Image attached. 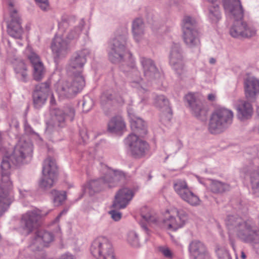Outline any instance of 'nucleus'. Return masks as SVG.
<instances>
[{
	"label": "nucleus",
	"mask_w": 259,
	"mask_h": 259,
	"mask_svg": "<svg viewBox=\"0 0 259 259\" xmlns=\"http://www.w3.org/2000/svg\"><path fill=\"white\" fill-rule=\"evenodd\" d=\"M245 96L247 98H253L259 94V80L251 77L247 79L244 82Z\"/></svg>",
	"instance_id": "bb28decb"
},
{
	"label": "nucleus",
	"mask_w": 259,
	"mask_h": 259,
	"mask_svg": "<svg viewBox=\"0 0 259 259\" xmlns=\"http://www.w3.org/2000/svg\"><path fill=\"white\" fill-rule=\"evenodd\" d=\"M215 95L214 94H209L208 95L207 99L211 102L214 101L215 100Z\"/></svg>",
	"instance_id": "6e6d98bb"
},
{
	"label": "nucleus",
	"mask_w": 259,
	"mask_h": 259,
	"mask_svg": "<svg viewBox=\"0 0 259 259\" xmlns=\"http://www.w3.org/2000/svg\"><path fill=\"white\" fill-rule=\"evenodd\" d=\"M142 220L140 224L143 230L149 234V229L147 224H154L157 222V216L153 212L150 211L147 207H143L141 210Z\"/></svg>",
	"instance_id": "a878e982"
},
{
	"label": "nucleus",
	"mask_w": 259,
	"mask_h": 259,
	"mask_svg": "<svg viewBox=\"0 0 259 259\" xmlns=\"http://www.w3.org/2000/svg\"><path fill=\"white\" fill-rule=\"evenodd\" d=\"M9 5H10V6H11V7H13V5H12V3H10Z\"/></svg>",
	"instance_id": "0e129e2a"
},
{
	"label": "nucleus",
	"mask_w": 259,
	"mask_h": 259,
	"mask_svg": "<svg viewBox=\"0 0 259 259\" xmlns=\"http://www.w3.org/2000/svg\"><path fill=\"white\" fill-rule=\"evenodd\" d=\"M169 64L178 73L181 74L185 69V60L182 49L179 44H174L169 56Z\"/></svg>",
	"instance_id": "f3484780"
},
{
	"label": "nucleus",
	"mask_w": 259,
	"mask_h": 259,
	"mask_svg": "<svg viewBox=\"0 0 259 259\" xmlns=\"http://www.w3.org/2000/svg\"><path fill=\"white\" fill-rule=\"evenodd\" d=\"M169 215L163 221V227L167 230L175 231L184 226L188 220L187 213L182 209L171 208Z\"/></svg>",
	"instance_id": "9d476101"
},
{
	"label": "nucleus",
	"mask_w": 259,
	"mask_h": 259,
	"mask_svg": "<svg viewBox=\"0 0 259 259\" xmlns=\"http://www.w3.org/2000/svg\"><path fill=\"white\" fill-rule=\"evenodd\" d=\"M127 241L131 245L138 247L140 245L138 234L135 231H130L127 234Z\"/></svg>",
	"instance_id": "a19ab883"
},
{
	"label": "nucleus",
	"mask_w": 259,
	"mask_h": 259,
	"mask_svg": "<svg viewBox=\"0 0 259 259\" xmlns=\"http://www.w3.org/2000/svg\"><path fill=\"white\" fill-rule=\"evenodd\" d=\"M60 259H75L74 256L71 254H65L61 256Z\"/></svg>",
	"instance_id": "5fc2aeb1"
},
{
	"label": "nucleus",
	"mask_w": 259,
	"mask_h": 259,
	"mask_svg": "<svg viewBox=\"0 0 259 259\" xmlns=\"http://www.w3.org/2000/svg\"><path fill=\"white\" fill-rule=\"evenodd\" d=\"M217 253L219 259H231L230 255L227 250L224 249H218Z\"/></svg>",
	"instance_id": "49530a36"
},
{
	"label": "nucleus",
	"mask_w": 259,
	"mask_h": 259,
	"mask_svg": "<svg viewBox=\"0 0 259 259\" xmlns=\"http://www.w3.org/2000/svg\"><path fill=\"white\" fill-rule=\"evenodd\" d=\"M189 108L192 114L197 118L205 117L206 115L207 110L205 109L201 102L195 103Z\"/></svg>",
	"instance_id": "4c0bfd02"
},
{
	"label": "nucleus",
	"mask_w": 259,
	"mask_h": 259,
	"mask_svg": "<svg viewBox=\"0 0 259 259\" xmlns=\"http://www.w3.org/2000/svg\"><path fill=\"white\" fill-rule=\"evenodd\" d=\"M241 257H242V258H243V259H244V258H246V255H245V253H244L243 252H242L241 253Z\"/></svg>",
	"instance_id": "bf43d9fd"
},
{
	"label": "nucleus",
	"mask_w": 259,
	"mask_h": 259,
	"mask_svg": "<svg viewBox=\"0 0 259 259\" xmlns=\"http://www.w3.org/2000/svg\"><path fill=\"white\" fill-rule=\"evenodd\" d=\"M182 29L183 32L197 30L196 28L197 21L196 19L191 16L186 15L184 17L182 21Z\"/></svg>",
	"instance_id": "72a5a7b5"
},
{
	"label": "nucleus",
	"mask_w": 259,
	"mask_h": 259,
	"mask_svg": "<svg viewBox=\"0 0 259 259\" xmlns=\"http://www.w3.org/2000/svg\"><path fill=\"white\" fill-rule=\"evenodd\" d=\"M26 53L33 68L34 79L37 81L40 80L44 77L45 73L43 63L38 55L32 51L31 48H27Z\"/></svg>",
	"instance_id": "6ab92c4d"
},
{
	"label": "nucleus",
	"mask_w": 259,
	"mask_h": 259,
	"mask_svg": "<svg viewBox=\"0 0 259 259\" xmlns=\"http://www.w3.org/2000/svg\"><path fill=\"white\" fill-rule=\"evenodd\" d=\"M222 1L226 13L230 14L233 18L240 19L243 17V9L240 0Z\"/></svg>",
	"instance_id": "5701e85b"
},
{
	"label": "nucleus",
	"mask_w": 259,
	"mask_h": 259,
	"mask_svg": "<svg viewBox=\"0 0 259 259\" xmlns=\"http://www.w3.org/2000/svg\"><path fill=\"white\" fill-rule=\"evenodd\" d=\"M127 32L125 29L121 34L117 33L116 35L110 44V50L108 52L109 59L113 63H130L131 70L127 76L131 85L142 91L144 90L142 87L143 79L140 72L135 68L132 54L127 48Z\"/></svg>",
	"instance_id": "f03ea898"
},
{
	"label": "nucleus",
	"mask_w": 259,
	"mask_h": 259,
	"mask_svg": "<svg viewBox=\"0 0 259 259\" xmlns=\"http://www.w3.org/2000/svg\"><path fill=\"white\" fill-rule=\"evenodd\" d=\"M141 65L144 77L148 81H153L160 77V73L153 60L149 58L141 57Z\"/></svg>",
	"instance_id": "a211bd4d"
},
{
	"label": "nucleus",
	"mask_w": 259,
	"mask_h": 259,
	"mask_svg": "<svg viewBox=\"0 0 259 259\" xmlns=\"http://www.w3.org/2000/svg\"><path fill=\"white\" fill-rule=\"evenodd\" d=\"M54 238V235L51 232L45 230L37 231L29 245L30 249L34 252L32 258L47 259L45 252L41 249L52 242Z\"/></svg>",
	"instance_id": "0eeeda50"
},
{
	"label": "nucleus",
	"mask_w": 259,
	"mask_h": 259,
	"mask_svg": "<svg viewBox=\"0 0 259 259\" xmlns=\"http://www.w3.org/2000/svg\"><path fill=\"white\" fill-rule=\"evenodd\" d=\"M185 99L188 103L189 107L193 105L195 103L200 102L196 98L195 94L194 93H188L185 96Z\"/></svg>",
	"instance_id": "a18cd8bd"
},
{
	"label": "nucleus",
	"mask_w": 259,
	"mask_h": 259,
	"mask_svg": "<svg viewBox=\"0 0 259 259\" xmlns=\"http://www.w3.org/2000/svg\"><path fill=\"white\" fill-rule=\"evenodd\" d=\"M154 104L156 107L167 112L170 116H171L170 109L169 106V101L164 96H157L155 98Z\"/></svg>",
	"instance_id": "f704fd0d"
},
{
	"label": "nucleus",
	"mask_w": 259,
	"mask_h": 259,
	"mask_svg": "<svg viewBox=\"0 0 259 259\" xmlns=\"http://www.w3.org/2000/svg\"><path fill=\"white\" fill-rule=\"evenodd\" d=\"M125 175L119 170H114L107 167L105 176L98 180L89 181L84 188L85 193L93 195L105 188H112L117 186L120 182H123Z\"/></svg>",
	"instance_id": "39448f33"
},
{
	"label": "nucleus",
	"mask_w": 259,
	"mask_h": 259,
	"mask_svg": "<svg viewBox=\"0 0 259 259\" xmlns=\"http://www.w3.org/2000/svg\"><path fill=\"white\" fill-rule=\"evenodd\" d=\"M238 116L242 119H248L252 114V107L251 104L246 101H241L237 107Z\"/></svg>",
	"instance_id": "2f4dec72"
},
{
	"label": "nucleus",
	"mask_w": 259,
	"mask_h": 259,
	"mask_svg": "<svg viewBox=\"0 0 259 259\" xmlns=\"http://www.w3.org/2000/svg\"><path fill=\"white\" fill-rule=\"evenodd\" d=\"M14 70L18 77L24 81L26 82L28 78L27 66L22 61H17L14 64Z\"/></svg>",
	"instance_id": "473e14b6"
},
{
	"label": "nucleus",
	"mask_w": 259,
	"mask_h": 259,
	"mask_svg": "<svg viewBox=\"0 0 259 259\" xmlns=\"http://www.w3.org/2000/svg\"><path fill=\"white\" fill-rule=\"evenodd\" d=\"M174 188L180 198L190 205L195 206L200 204L199 198L190 190L185 181H176Z\"/></svg>",
	"instance_id": "ddd939ff"
},
{
	"label": "nucleus",
	"mask_w": 259,
	"mask_h": 259,
	"mask_svg": "<svg viewBox=\"0 0 259 259\" xmlns=\"http://www.w3.org/2000/svg\"><path fill=\"white\" fill-rule=\"evenodd\" d=\"M50 102H51V104H52V105L55 104V101L54 97L53 95H52V96H51Z\"/></svg>",
	"instance_id": "4d7b16f0"
},
{
	"label": "nucleus",
	"mask_w": 259,
	"mask_h": 259,
	"mask_svg": "<svg viewBox=\"0 0 259 259\" xmlns=\"http://www.w3.org/2000/svg\"><path fill=\"white\" fill-rule=\"evenodd\" d=\"M50 91V84L45 82L35 87L33 93V102L35 108L39 109L45 103Z\"/></svg>",
	"instance_id": "aec40b11"
},
{
	"label": "nucleus",
	"mask_w": 259,
	"mask_h": 259,
	"mask_svg": "<svg viewBox=\"0 0 259 259\" xmlns=\"http://www.w3.org/2000/svg\"><path fill=\"white\" fill-rule=\"evenodd\" d=\"M159 250L166 257L170 258L172 257V253L169 249L167 247H160Z\"/></svg>",
	"instance_id": "8fccbe9b"
},
{
	"label": "nucleus",
	"mask_w": 259,
	"mask_h": 259,
	"mask_svg": "<svg viewBox=\"0 0 259 259\" xmlns=\"http://www.w3.org/2000/svg\"><path fill=\"white\" fill-rule=\"evenodd\" d=\"M53 196V202L56 206H60L63 204L66 199V194L65 191H58L53 190L52 191Z\"/></svg>",
	"instance_id": "ea45409f"
},
{
	"label": "nucleus",
	"mask_w": 259,
	"mask_h": 259,
	"mask_svg": "<svg viewBox=\"0 0 259 259\" xmlns=\"http://www.w3.org/2000/svg\"><path fill=\"white\" fill-rule=\"evenodd\" d=\"M132 33L134 39L139 42L143 39L145 33V25L141 19H136L133 22Z\"/></svg>",
	"instance_id": "7c9ffc66"
},
{
	"label": "nucleus",
	"mask_w": 259,
	"mask_h": 259,
	"mask_svg": "<svg viewBox=\"0 0 259 259\" xmlns=\"http://www.w3.org/2000/svg\"><path fill=\"white\" fill-rule=\"evenodd\" d=\"M208 17L213 22H217L221 19L219 2L211 4L209 7Z\"/></svg>",
	"instance_id": "c9c22d12"
},
{
	"label": "nucleus",
	"mask_w": 259,
	"mask_h": 259,
	"mask_svg": "<svg viewBox=\"0 0 259 259\" xmlns=\"http://www.w3.org/2000/svg\"><path fill=\"white\" fill-rule=\"evenodd\" d=\"M85 86L84 76H72V78L62 81L58 85L57 92L60 98H71L82 90Z\"/></svg>",
	"instance_id": "6e6552de"
},
{
	"label": "nucleus",
	"mask_w": 259,
	"mask_h": 259,
	"mask_svg": "<svg viewBox=\"0 0 259 259\" xmlns=\"http://www.w3.org/2000/svg\"><path fill=\"white\" fill-rule=\"evenodd\" d=\"M84 23V20L81 19L79 22L78 25L73 29H71L68 33L66 36L67 39L69 40H71L77 38L82 30Z\"/></svg>",
	"instance_id": "58836bf2"
},
{
	"label": "nucleus",
	"mask_w": 259,
	"mask_h": 259,
	"mask_svg": "<svg viewBox=\"0 0 259 259\" xmlns=\"http://www.w3.org/2000/svg\"><path fill=\"white\" fill-rule=\"evenodd\" d=\"M51 48L55 59L65 57L69 51L68 42L60 36L55 37Z\"/></svg>",
	"instance_id": "393cba45"
},
{
	"label": "nucleus",
	"mask_w": 259,
	"mask_h": 259,
	"mask_svg": "<svg viewBox=\"0 0 259 259\" xmlns=\"http://www.w3.org/2000/svg\"><path fill=\"white\" fill-rule=\"evenodd\" d=\"M91 252L97 259H116L112 245L105 237H99L93 241Z\"/></svg>",
	"instance_id": "1a4fd4ad"
},
{
	"label": "nucleus",
	"mask_w": 259,
	"mask_h": 259,
	"mask_svg": "<svg viewBox=\"0 0 259 259\" xmlns=\"http://www.w3.org/2000/svg\"><path fill=\"white\" fill-rule=\"evenodd\" d=\"M50 123L48 125L46 134L53 142L60 140L59 130L65 127L67 121L72 122L75 115V109L70 104L66 105L61 108H55L52 111Z\"/></svg>",
	"instance_id": "7ed1b4c3"
},
{
	"label": "nucleus",
	"mask_w": 259,
	"mask_h": 259,
	"mask_svg": "<svg viewBox=\"0 0 259 259\" xmlns=\"http://www.w3.org/2000/svg\"><path fill=\"white\" fill-rule=\"evenodd\" d=\"M38 7L43 11H47L49 9L48 0H35Z\"/></svg>",
	"instance_id": "de8ad7c7"
},
{
	"label": "nucleus",
	"mask_w": 259,
	"mask_h": 259,
	"mask_svg": "<svg viewBox=\"0 0 259 259\" xmlns=\"http://www.w3.org/2000/svg\"><path fill=\"white\" fill-rule=\"evenodd\" d=\"M32 155V145L28 142L20 140L9 156L5 157L1 163L0 184V216L13 201V184L10 179L11 167L9 160L15 165L23 164Z\"/></svg>",
	"instance_id": "f257e3e1"
},
{
	"label": "nucleus",
	"mask_w": 259,
	"mask_h": 259,
	"mask_svg": "<svg viewBox=\"0 0 259 259\" xmlns=\"http://www.w3.org/2000/svg\"><path fill=\"white\" fill-rule=\"evenodd\" d=\"M150 179H151V176H149V180H150Z\"/></svg>",
	"instance_id": "69168bd1"
},
{
	"label": "nucleus",
	"mask_w": 259,
	"mask_h": 259,
	"mask_svg": "<svg viewBox=\"0 0 259 259\" xmlns=\"http://www.w3.org/2000/svg\"><path fill=\"white\" fill-rule=\"evenodd\" d=\"M189 251L194 259H210L205 245L199 240H195L190 243Z\"/></svg>",
	"instance_id": "b1692460"
},
{
	"label": "nucleus",
	"mask_w": 259,
	"mask_h": 259,
	"mask_svg": "<svg viewBox=\"0 0 259 259\" xmlns=\"http://www.w3.org/2000/svg\"><path fill=\"white\" fill-rule=\"evenodd\" d=\"M226 225L229 231H234L237 237L245 243L253 242L258 234L251 220H243L237 215H228Z\"/></svg>",
	"instance_id": "20e7f679"
},
{
	"label": "nucleus",
	"mask_w": 259,
	"mask_h": 259,
	"mask_svg": "<svg viewBox=\"0 0 259 259\" xmlns=\"http://www.w3.org/2000/svg\"><path fill=\"white\" fill-rule=\"evenodd\" d=\"M231 244L233 248H234V242L233 241H231Z\"/></svg>",
	"instance_id": "680f3d73"
},
{
	"label": "nucleus",
	"mask_w": 259,
	"mask_h": 259,
	"mask_svg": "<svg viewBox=\"0 0 259 259\" xmlns=\"http://www.w3.org/2000/svg\"><path fill=\"white\" fill-rule=\"evenodd\" d=\"M243 18V17L240 19L233 18L235 22L230 29V33L234 37H250L255 34L256 30L254 27L242 21Z\"/></svg>",
	"instance_id": "dca6fc26"
},
{
	"label": "nucleus",
	"mask_w": 259,
	"mask_h": 259,
	"mask_svg": "<svg viewBox=\"0 0 259 259\" xmlns=\"http://www.w3.org/2000/svg\"><path fill=\"white\" fill-rule=\"evenodd\" d=\"M89 54L87 50H83L74 54L71 58L67 67V71L73 76H83V66L87 62L86 57Z\"/></svg>",
	"instance_id": "2eb2a0df"
},
{
	"label": "nucleus",
	"mask_w": 259,
	"mask_h": 259,
	"mask_svg": "<svg viewBox=\"0 0 259 259\" xmlns=\"http://www.w3.org/2000/svg\"><path fill=\"white\" fill-rule=\"evenodd\" d=\"M111 218L115 221H119L121 218V213L116 210H111L109 212Z\"/></svg>",
	"instance_id": "09e8293b"
},
{
	"label": "nucleus",
	"mask_w": 259,
	"mask_h": 259,
	"mask_svg": "<svg viewBox=\"0 0 259 259\" xmlns=\"http://www.w3.org/2000/svg\"><path fill=\"white\" fill-rule=\"evenodd\" d=\"M250 176L252 189L256 192H259V171L254 169L250 173Z\"/></svg>",
	"instance_id": "79ce46f5"
},
{
	"label": "nucleus",
	"mask_w": 259,
	"mask_h": 259,
	"mask_svg": "<svg viewBox=\"0 0 259 259\" xmlns=\"http://www.w3.org/2000/svg\"><path fill=\"white\" fill-rule=\"evenodd\" d=\"M139 136L131 134L125 139V143L129 146L132 155L135 158L144 157L149 149V145Z\"/></svg>",
	"instance_id": "4468645a"
},
{
	"label": "nucleus",
	"mask_w": 259,
	"mask_h": 259,
	"mask_svg": "<svg viewBox=\"0 0 259 259\" xmlns=\"http://www.w3.org/2000/svg\"><path fill=\"white\" fill-rule=\"evenodd\" d=\"M113 99V95L111 91L103 93L100 98V103L102 108H104L110 105V102Z\"/></svg>",
	"instance_id": "37998d69"
},
{
	"label": "nucleus",
	"mask_w": 259,
	"mask_h": 259,
	"mask_svg": "<svg viewBox=\"0 0 259 259\" xmlns=\"http://www.w3.org/2000/svg\"><path fill=\"white\" fill-rule=\"evenodd\" d=\"M209 63L212 64H214L215 63V59L211 58L209 59Z\"/></svg>",
	"instance_id": "13d9d810"
},
{
	"label": "nucleus",
	"mask_w": 259,
	"mask_h": 259,
	"mask_svg": "<svg viewBox=\"0 0 259 259\" xmlns=\"http://www.w3.org/2000/svg\"><path fill=\"white\" fill-rule=\"evenodd\" d=\"M257 130L258 132L259 133V125H258V126L257 127Z\"/></svg>",
	"instance_id": "e2e57ef3"
},
{
	"label": "nucleus",
	"mask_w": 259,
	"mask_h": 259,
	"mask_svg": "<svg viewBox=\"0 0 259 259\" xmlns=\"http://www.w3.org/2000/svg\"><path fill=\"white\" fill-rule=\"evenodd\" d=\"M125 128V123L123 118L117 115L111 118L108 123V131L112 133L123 132Z\"/></svg>",
	"instance_id": "c85d7f7f"
},
{
	"label": "nucleus",
	"mask_w": 259,
	"mask_h": 259,
	"mask_svg": "<svg viewBox=\"0 0 259 259\" xmlns=\"http://www.w3.org/2000/svg\"><path fill=\"white\" fill-rule=\"evenodd\" d=\"M21 20L16 10L10 13V20L7 23V32L12 37L19 39L21 37L23 29Z\"/></svg>",
	"instance_id": "412c9836"
},
{
	"label": "nucleus",
	"mask_w": 259,
	"mask_h": 259,
	"mask_svg": "<svg viewBox=\"0 0 259 259\" xmlns=\"http://www.w3.org/2000/svg\"><path fill=\"white\" fill-rule=\"evenodd\" d=\"M68 211L67 208L64 209L60 213L58 214V215L56 218V219L53 221V223H57L59 222V220L62 217V215L65 214L67 213Z\"/></svg>",
	"instance_id": "864d4df0"
},
{
	"label": "nucleus",
	"mask_w": 259,
	"mask_h": 259,
	"mask_svg": "<svg viewBox=\"0 0 259 259\" xmlns=\"http://www.w3.org/2000/svg\"><path fill=\"white\" fill-rule=\"evenodd\" d=\"M131 128L135 135L143 137L147 133L146 126L144 121L140 118L133 116L130 119Z\"/></svg>",
	"instance_id": "cd10ccee"
},
{
	"label": "nucleus",
	"mask_w": 259,
	"mask_h": 259,
	"mask_svg": "<svg viewBox=\"0 0 259 259\" xmlns=\"http://www.w3.org/2000/svg\"><path fill=\"white\" fill-rule=\"evenodd\" d=\"M234 117L232 110L224 107H219L211 114L208 129L212 134L223 132L233 122Z\"/></svg>",
	"instance_id": "423d86ee"
},
{
	"label": "nucleus",
	"mask_w": 259,
	"mask_h": 259,
	"mask_svg": "<svg viewBox=\"0 0 259 259\" xmlns=\"http://www.w3.org/2000/svg\"><path fill=\"white\" fill-rule=\"evenodd\" d=\"M57 165L54 159L51 157L46 158L43 164L42 177L39 183L41 188L47 189L54 185L57 176Z\"/></svg>",
	"instance_id": "f8f14e48"
},
{
	"label": "nucleus",
	"mask_w": 259,
	"mask_h": 259,
	"mask_svg": "<svg viewBox=\"0 0 259 259\" xmlns=\"http://www.w3.org/2000/svg\"><path fill=\"white\" fill-rule=\"evenodd\" d=\"M24 129H25V132L28 134L37 135V134H36L33 130L32 127L30 126V125L28 123V122L26 121H25V123H24Z\"/></svg>",
	"instance_id": "3c124183"
},
{
	"label": "nucleus",
	"mask_w": 259,
	"mask_h": 259,
	"mask_svg": "<svg viewBox=\"0 0 259 259\" xmlns=\"http://www.w3.org/2000/svg\"><path fill=\"white\" fill-rule=\"evenodd\" d=\"M209 189L213 193H221L228 191L230 186L229 185L220 181L212 180L210 184Z\"/></svg>",
	"instance_id": "e433bc0d"
},
{
	"label": "nucleus",
	"mask_w": 259,
	"mask_h": 259,
	"mask_svg": "<svg viewBox=\"0 0 259 259\" xmlns=\"http://www.w3.org/2000/svg\"><path fill=\"white\" fill-rule=\"evenodd\" d=\"M146 99H142L141 100V102H142V103H145V102H146Z\"/></svg>",
	"instance_id": "052dcab7"
},
{
	"label": "nucleus",
	"mask_w": 259,
	"mask_h": 259,
	"mask_svg": "<svg viewBox=\"0 0 259 259\" xmlns=\"http://www.w3.org/2000/svg\"><path fill=\"white\" fill-rule=\"evenodd\" d=\"M135 193L132 189L123 188L120 189L115 196V200L113 204L115 208H124L133 199Z\"/></svg>",
	"instance_id": "4be33fe9"
},
{
	"label": "nucleus",
	"mask_w": 259,
	"mask_h": 259,
	"mask_svg": "<svg viewBox=\"0 0 259 259\" xmlns=\"http://www.w3.org/2000/svg\"><path fill=\"white\" fill-rule=\"evenodd\" d=\"M48 212L43 214L42 211L37 209L27 211L23 214L21 219V227L23 233L27 235L31 233L39 225V221L42 217L47 215Z\"/></svg>",
	"instance_id": "9b49d317"
},
{
	"label": "nucleus",
	"mask_w": 259,
	"mask_h": 259,
	"mask_svg": "<svg viewBox=\"0 0 259 259\" xmlns=\"http://www.w3.org/2000/svg\"><path fill=\"white\" fill-rule=\"evenodd\" d=\"M94 101L93 99L89 96H84L82 100V108L83 112H87L89 111L93 107Z\"/></svg>",
	"instance_id": "c03bdc74"
},
{
	"label": "nucleus",
	"mask_w": 259,
	"mask_h": 259,
	"mask_svg": "<svg viewBox=\"0 0 259 259\" xmlns=\"http://www.w3.org/2000/svg\"><path fill=\"white\" fill-rule=\"evenodd\" d=\"M253 244V247L255 249L256 252L259 254V234H257L254 240L250 242Z\"/></svg>",
	"instance_id": "603ef678"
},
{
	"label": "nucleus",
	"mask_w": 259,
	"mask_h": 259,
	"mask_svg": "<svg viewBox=\"0 0 259 259\" xmlns=\"http://www.w3.org/2000/svg\"><path fill=\"white\" fill-rule=\"evenodd\" d=\"M183 37L185 43L189 48L198 47L200 45L199 35L198 30L183 32Z\"/></svg>",
	"instance_id": "c756f323"
}]
</instances>
